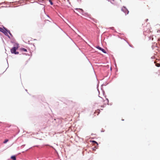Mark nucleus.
I'll return each mask as SVG.
<instances>
[{
  "label": "nucleus",
  "instance_id": "obj_8",
  "mask_svg": "<svg viewBox=\"0 0 160 160\" xmlns=\"http://www.w3.org/2000/svg\"><path fill=\"white\" fill-rule=\"evenodd\" d=\"M49 2H50V3L51 5H53V3L51 0H49Z\"/></svg>",
  "mask_w": 160,
  "mask_h": 160
},
{
  "label": "nucleus",
  "instance_id": "obj_14",
  "mask_svg": "<svg viewBox=\"0 0 160 160\" xmlns=\"http://www.w3.org/2000/svg\"><path fill=\"white\" fill-rule=\"evenodd\" d=\"M160 32V30H159V31H158V32Z\"/></svg>",
  "mask_w": 160,
  "mask_h": 160
},
{
  "label": "nucleus",
  "instance_id": "obj_9",
  "mask_svg": "<svg viewBox=\"0 0 160 160\" xmlns=\"http://www.w3.org/2000/svg\"><path fill=\"white\" fill-rule=\"evenodd\" d=\"M8 141V139H6L3 142V143H6Z\"/></svg>",
  "mask_w": 160,
  "mask_h": 160
},
{
  "label": "nucleus",
  "instance_id": "obj_15",
  "mask_svg": "<svg viewBox=\"0 0 160 160\" xmlns=\"http://www.w3.org/2000/svg\"><path fill=\"white\" fill-rule=\"evenodd\" d=\"M160 32V30H159V31H158V32Z\"/></svg>",
  "mask_w": 160,
  "mask_h": 160
},
{
  "label": "nucleus",
  "instance_id": "obj_11",
  "mask_svg": "<svg viewBox=\"0 0 160 160\" xmlns=\"http://www.w3.org/2000/svg\"><path fill=\"white\" fill-rule=\"evenodd\" d=\"M99 111L100 110H97L96 112H95V114L97 112L98 113L97 114V115H98L99 113Z\"/></svg>",
  "mask_w": 160,
  "mask_h": 160
},
{
  "label": "nucleus",
  "instance_id": "obj_10",
  "mask_svg": "<svg viewBox=\"0 0 160 160\" xmlns=\"http://www.w3.org/2000/svg\"><path fill=\"white\" fill-rule=\"evenodd\" d=\"M92 142H93L94 143H96L97 144V145H98V143L96 141H92Z\"/></svg>",
  "mask_w": 160,
  "mask_h": 160
},
{
  "label": "nucleus",
  "instance_id": "obj_7",
  "mask_svg": "<svg viewBox=\"0 0 160 160\" xmlns=\"http://www.w3.org/2000/svg\"><path fill=\"white\" fill-rule=\"evenodd\" d=\"M156 66L157 67H160V64L159 63H156L155 64Z\"/></svg>",
  "mask_w": 160,
  "mask_h": 160
},
{
  "label": "nucleus",
  "instance_id": "obj_4",
  "mask_svg": "<svg viewBox=\"0 0 160 160\" xmlns=\"http://www.w3.org/2000/svg\"><path fill=\"white\" fill-rule=\"evenodd\" d=\"M97 48L99 50L102 51L104 53H106V52L105 51V50L103 48H101L99 47H97Z\"/></svg>",
  "mask_w": 160,
  "mask_h": 160
},
{
  "label": "nucleus",
  "instance_id": "obj_3",
  "mask_svg": "<svg viewBox=\"0 0 160 160\" xmlns=\"http://www.w3.org/2000/svg\"><path fill=\"white\" fill-rule=\"evenodd\" d=\"M121 10L125 13V15L128 14L129 13V11L125 7H123L122 8Z\"/></svg>",
  "mask_w": 160,
  "mask_h": 160
},
{
  "label": "nucleus",
  "instance_id": "obj_13",
  "mask_svg": "<svg viewBox=\"0 0 160 160\" xmlns=\"http://www.w3.org/2000/svg\"><path fill=\"white\" fill-rule=\"evenodd\" d=\"M160 32V30H159V31H158V32Z\"/></svg>",
  "mask_w": 160,
  "mask_h": 160
},
{
  "label": "nucleus",
  "instance_id": "obj_5",
  "mask_svg": "<svg viewBox=\"0 0 160 160\" xmlns=\"http://www.w3.org/2000/svg\"><path fill=\"white\" fill-rule=\"evenodd\" d=\"M11 158L13 160H16V158L15 156H11Z\"/></svg>",
  "mask_w": 160,
  "mask_h": 160
},
{
  "label": "nucleus",
  "instance_id": "obj_2",
  "mask_svg": "<svg viewBox=\"0 0 160 160\" xmlns=\"http://www.w3.org/2000/svg\"><path fill=\"white\" fill-rule=\"evenodd\" d=\"M18 45H17L16 47H14L12 48L11 49V51L12 53H14L15 54H18V52H17L16 51V50L18 49Z\"/></svg>",
  "mask_w": 160,
  "mask_h": 160
},
{
  "label": "nucleus",
  "instance_id": "obj_12",
  "mask_svg": "<svg viewBox=\"0 0 160 160\" xmlns=\"http://www.w3.org/2000/svg\"><path fill=\"white\" fill-rule=\"evenodd\" d=\"M45 22H50V21L48 20H46L45 21Z\"/></svg>",
  "mask_w": 160,
  "mask_h": 160
},
{
  "label": "nucleus",
  "instance_id": "obj_1",
  "mask_svg": "<svg viewBox=\"0 0 160 160\" xmlns=\"http://www.w3.org/2000/svg\"><path fill=\"white\" fill-rule=\"evenodd\" d=\"M0 31L4 33L5 35L8 34V32L10 35H11L10 31L8 30L7 29L4 28V29L0 27Z\"/></svg>",
  "mask_w": 160,
  "mask_h": 160
},
{
  "label": "nucleus",
  "instance_id": "obj_6",
  "mask_svg": "<svg viewBox=\"0 0 160 160\" xmlns=\"http://www.w3.org/2000/svg\"><path fill=\"white\" fill-rule=\"evenodd\" d=\"M21 50L22 51L27 52V50L26 49L24 48H22L21 49Z\"/></svg>",
  "mask_w": 160,
  "mask_h": 160
}]
</instances>
